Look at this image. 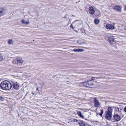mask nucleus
<instances>
[{
    "label": "nucleus",
    "mask_w": 126,
    "mask_h": 126,
    "mask_svg": "<svg viewBox=\"0 0 126 126\" xmlns=\"http://www.w3.org/2000/svg\"><path fill=\"white\" fill-rule=\"evenodd\" d=\"M0 87L1 89L6 90H9L12 88L11 83L7 80L2 82L0 84Z\"/></svg>",
    "instance_id": "nucleus-1"
},
{
    "label": "nucleus",
    "mask_w": 126,
    "mask_h": 126,
    "mask_svg": "<svg viewBox=\"0 0 126 126\" xmlns=\"http://www.w3.org/2000/svg\"><path fill=\"white\" fill-rule=\"evenodd\" d=\"M112 112V108L110 107H109L107 111L106 112L105 114V117L106 119L109 120H110L111 119Z\"/></svg>",
    "instance_id": "nucleus-2"
},
{
    "label": "nucleus",
    "mask_w": 126,
    "mask_h": 126,
    "mask_svg": "<svg viewBox=\"0 0 126 126\" xmlns=\"http://www.w3.org/2000/svg\"><path fill=\"white\" fill-rule=\"evenodd\" d=\"M11 84L13 88L15 90H18L20 88V85L18 82L13 81H11Z\"/></svg>",
    "instance_id": "nucleus-3"
},
{
    "label": "nucleus",
    "mask_w": 126,
    "mask_h": 126,
    "mask_svg": "<svg viewBox=\"0 0 126 126\" xmlns=\"http://www.w3.org/2000/svg\"><path fill=\"white\" fill-rule=\"evenodd\" d=\"M80 24H81L80 21H76L71 24L70 27L73 30L74 29V28L79 29V27Z\"/></svg>",
    "instance_id": "nucleus-4"
},
{
    "label": "nucleus",
    "mask_w": 126,
    "mask_h": 126,
    "mask_svg": "<svg viewBox=\"0 0 126 126\" xmlns=\"http://www.w3.org/2000/svg\"><path fill=\"white\" fill-rule=\"evenodd\" d=\"M70 82H68V81H62L61 82V85L63 86H64L66 88H67L70 85Z\"/></svg>",
    "instance_id": "nucleus-5"
},
{
    "label": "nucleus",
    "mask_w": 126,
    "mask_h": 126,
    "mask_svg": "<svg viewBox=\"0 0 126 126\" xmlns=\"http://www.w3.org/2000/svg\"><path fill=\"white\" fill-rule=\"evenodd\" d=\"M94 105L95 107L98 108L100 107V103L98 100L96 98H94Z\"/></svg>",
    "instance_id": "nucleus-6"
},
{
    "label": "nucleus",
    "mask_w": 126,
    "mask_h": 126,
    "mask_svg": "<svg viewBox=\"0 0 126 126\" xmlns=\"http://www.w3.org/2000/svg\"><path fill=\"white\" fill-rule=\"evenodd\" d=\"M113 119L117 122L120 121L121 119L120 116L118 114H114L113 116Z\"/></svg>",
    "instance_id": "nucleus-7"
},
{
    "label": "nucleus",
    "mask_w": 126,
    "mask_h": 126,
    "mask_svg": "<svg viewBox=\"0 0 126 126\" xmlns=\"http://www.w3.org/2000/svg\"><path fill=\"white\" fill-rule=\"evenodd\" d=\"M88 85H89L88 87L90 88H92L94 87V82L92 80L88 81Z\"/></svg>",
    "instance_id": "nucleus-8"
},
{
    "label": "nucleus",
    "mask_w": 126,
    "mask_h": 126,
    "mask_svg": "<svg viewBox=\"0 0 126 126\" xmlns=\"http://www.w3.org/2000/svg\"><path fill=\"white\" fill-rule=\"evenodd\" d=\"M5 13V11L3 8H0V17L4 15Z\"/></svg>",
    "instance_id": "nucleus-9"
},
{
    "label": "nucleus",
    "mask_w": 126,
    "mask_h": 126,
    "mask_svg": "<svg viewBox=\"0 0 126 126\" xmlns=\"http://www.w3.org/2000/svg\"><path fill=\"white\" fill-rule=\"evenodd\" d=\"M114 26L113 25L109 24L106 25V28L107 29H113L114 28Z\"/></svg>",
    "instance_id": "nucleus-10"
},
{
    "label": "nucleus",
    "mask_w": 126,
    "mask_h": 126,
    "mask_svg": "<svg viewBox=\"0 0 126 126\" xmlns=\"http://www.w3.org/2000/svg\"><path fill=\"white\" fill-rule=\"evenodd\" d=\"M78 123L81 126H88V125L85 124V123L82 121H79Z\"/></svg>",
    "instance_id": "nucleus-11"
},
{
    "label": "nucleus",
    "mask_w": 126,
    "mask_h": 126,
    "mask_svg": "<svg viewBox=\"0 0 126 126\" xmlns=\"http://www.w3.org/2000/svg\"><path fill=\"white\" fill-rule=\"evenodd\" d=\"M89 12L90 14L93 15L95 11L94 8H90L89 9Z\"/></svg>",
    "instance_id": "nucleus-12"
},
{
    "label": "nucleus",
    "mask_w": 126,
    "mask_h": 126,
    "mask_svg": "<svg viewBox=\"0 0 126 126\" xmlns=\"http://www.w3.org/2000/svg\"><path fill=\"white\" fill-rule=\"evenodd\" d=\"M115 110L118 111L120 113H121V112L123 110L121 108H119L117 107L115 108Z\"/></svg>",
    "instance_id": "nucleus-13"
},
{
    "label": "nucleus",
    "mask_w": 126,
    "mask_h": 126,
    "mask_svg": "<svg viewBox=\"0 0 126 126\" xmlns=\"http://www.w3.org/2000/svg\"><path fill=\"white\" fill-rule=\"evenodd\" d=\"M73 51L75 52H82L84 51V50L81 49H74Z\"/></svg>",
    "instance_id": "nucleus-14"
},
{
    "label": "nucleus",
    "mask_w": 126,
    "mask_h": 126,
    "mask_svg": "<svg viewBox=\"0 0 126 126\" xmlns=\"http://www.w3.org/2000/svg\"><path fill=\"white\" fill-rule=\"evenodd\" d=\"M17 62L18 63H22L23 62V61L21 58L17 59Z\"/></svg>",
    "instance_id": "nucleus-15"
},
{
    "label": "nucleus",
    "mask_w": 126,
    "mask_h": 126,
    "mask_svg": "<svg viewBox=\"0 0 126 126\" xmlns=\"http://www.w3.org/2000/svg\"><path fill=\"white\" fill-rule=\"evenodd\" d=\"M88 81H86L83 82V84L84 86L86 87H88L89 85H88Z\"/></svg>",
    "instance_id": "nucleus-16"
},
{
    "label": "nucleus",
    "mask_w": 126,
    "mask_h": 126,
    "mask_svg": "<svg viewBox=\"0 0 126 126\" xmlns=\"http://www.w3.org/2000/svg\"><path fill=\"white\" fill-rule=\"evenodd\" d=\"M14 42L12 39H11L9 40L8 42V43L10 45L12 44Z\"/></svg>",
    "instance_id": "nucleus-17"
},
{
    "label": "nucleus",
    "mask_w": 126,
    "mask_h": 126,
    "mask_svg": "<svg viewBox=\"0 0 126 126\" xmlns=\"http://www.w3.org/2000/svg\"><path fill=\"white\" fill-rule=\"evenodd\" d=\"M78 114L80 117L82 118H83L84 116L82 115L81 114V112L80 111H78Z\"/></svg>",
    "instance_id": "nucleus-18"
},
{
    "label": "nucleus",
    "mask_w": 126,
    "mask_h": 126,
    "mask_svg": "<svg viewBox=\"0 0 126 126\" xmlns=\"http://www.w3.org/2000/svg\"><path fill=\"white\" fill-rule=\"evenodd\" d=\"M21 22L23 24H28L29 23V22L25 21V20L24 19H22L21 21Z\"/></svg>",
    "instance_id": "nucleus-19"
},
{
    "label": "nucleus",
    "mask_w": 126,
    "mask_h": 126,
    "mask_svg": "<svg viewBox=\"0 0 126 126\" xmlns=\"http://www.w3.org/2000/svg\"><path fill=\"white\" fill-rule=\"evenodd\" d=\"M95 23L96 24H98L99 22V20L98 19H96L94 20Z\"/></svg>",
    "instance_id": "nucleus-20"
},
{
    "label": "nucleus",
    "mask_w": 126,
    "mask_h": 126,
    "mask_svg": "<svg viewBox=\"0 0 126 126\" xmlns=\"http://www.w3.org/2000/svg\"><path fill=\"white\" fill-rule=\"evenodd\" d=\"M114 40L113 39L110 40H109V42L110 44H113V42H114Z\"/></svg>",
    "instance_id": "nucleus-21"
},
{
    "label": "nucleus",
    "mask_w": 126,
    "mask_h": 126,
    "mask_svg": "<svg viewBox=\"0 0 126 126\" xmlns=\"http://www.w3.org/2000/svg\"><path fill=\"white\" fill-rule=\"evenodd\" d=\"M114 9L117 10L118 12H120L121 11V8H114Z\"/></svg>",
    "instance_id": "nucleus-22"
},
{
    "label": "nucleus",
    "mask_w": 126,
    "mask_h": 126,
    "mask_svg": "<svg viewBox=\"0 0 126 126\" xmlns=\"http://www.w3.org/2000/svg\"><path fill=\"white\" fill-rule=\"evenodd\" d=\"M4 100V98L3 97L0 96V101H3Z\"/></svg>",
    "instance_id": "nucleus-23"
},
{
    "label": "nucleus",
    "mask_w": 126,
    "mask_h": 126,
    "mask_svg": "<svg viewBox=\"0 0 126 126\" xmlns=\"http://www.w3.org/2000/svg\"><path fill=\"white\" fill-rule=\"evenodd\" d=\"M78 121V120L76 119H74L73 120H72V122H76Z\"/></svg>",
    "instance_id": "nucleus-24"
},
{
    "label": "nucleus",
    "mask_w": 126,
    "mask_h": 126,
    "mask_svg": "<svg viewBox=\"0 0 126 126\" xmlns=\"http://www.w3.org/2000/svg\"><path fill=\"white\" fill-rule=\"evenodd\" d=\"M95 78V77H92L91 78V80H92L93 81H94V79Z\"/></svg>",
    "instance_id": "nucleus-25"
},
{
    "label": "nucleus",
    "mask_w": 126,
    "mask_h": 126,
    "mask_svg": "<svg viewBox=\"0 0 126 126\" xmlns=\"http://www.w3.org/2000/svg\"><path fill=\"white\" fill-rule=\"evenodd\" d=\"M100 111H101V113L103 114V110L102 109H101L100 110Z\"/></svg>",
    "instance_id": "nucleus-26"
},
{
    "label": "nucleus",
    "mask_w": 126,
    "mask_h": 126,
    "mask_svg": "<svg viewBox=\"0 0 126 126\" xmlns=\"http://www.w3.org/2000/svg\"><path fill=\"white\" fill-rule=\"evenodd\" d=\"M114 7H115L114 8H116V7H118V8H120V6H117V5L115 6H114Z\"/></svg>",
    "instance_id": "nucleus-27"
},
{
    "label": "nucleus",
    "mask_w": 126,
    "mask_h": 126,
    "mask_svg": "<svg viewBox=\"0 0 126 126\" xmlns=\"http://www.w3.org/2000/svg\"><path fill=\"white\" fill-rule=\"evenodd\" d=\"M2 57L0 56V61H1L2 59Z\"/></svg>",
    "instance_id": "nucleus-28"
},
{
    "label": "nucleus",
    "mask_w": 126,
    "mask_h": 126,
    "mask_svg": "<svg viewBox=\"0 0 126 126\" xmlns=\"http://www.w3.org/2000/svg\"><path fill=\"white\" fill-rule=\"evenodd\" d=\"M124 111L126 112V107H125L124 108Z\"/></svg>",
    "instance_id": "nucleus-29"
},
{
    "label": "nucleus",
    "mask_w": 126,
    "mask_h": 126,
    "mask_svg": "<svg viewBox=\"0 0 126 126\" xmlns=\"http://www.w3.org/2000/svg\"><path fill=\"white\" fill-rule=\"evenodd\" d=\"M103 114H102V113H99V115L101 116H102V115Z\"/></svg>",
    "instance_id": "nucleus-30"
},
{
    "label": "nucleus",
    "mask_w": 126,
    "mask_h": 126,
    "mask_svg": "<svg viewBox=\"0 0 126 126\" xmlns=\"http://www.w3.org/2000/svg\"><path fill=\"white\" fill-rule=\"evenodd\" d=\"M36 90H38V91H39V90H38V88H37Z\"/></svg>",
    "instance_id": "nucleus-31"
},
{
    "label": "nucleus",
    "mask_w": 126,
    "mask_h": 126,
    "mask_svg": "<svg viewBox=\"0 0 126 126\" xmlns=\"http://www.w3.org/2000/svg\"><path fill=\"white\" fill-rule=\"evenodd\" d=\"M22 112L24 113H26V112L25 111H22Z\"/></svg>",
    "instance_id": "nucleus-32"
},
{
    "label": "nucleus",
    "mask_w": 126,
    "mask_h": 126,
    "mask_svg": "<svg viewBox=\"0 0 126 126\" xmlns=\"http://www.w3.org/2000/svg\"><path fill=\"white\" fill-rule=\"evenodd\" d=\"M89 8H93L92 7H90Z\"/></svg>",
    "instance_id": "nucleus-33"
},
{
    "label": "nucleus",
    "mask_w": 126,
    "mask_h": 126,
    "mask_svg": "<svg viewBox=\"0 0 126 126\" xmlns=\"http://www.w3.org/2000/svg\"><path fill=\"white\" fill-rule=\"evenodd\" d=\"M32 93L33 94V95L34 94L32 92Z\"/></svg>",
    "instance_id": "nucleus-34"
},
{
    "label": "nucleus",
    "mask_w": 126,
    "mask_h": 126,
    "mask_svg": "<svg viewBox=\"0 0 126 126\" xmlns=\"http://www.w3.org/2000/svg\"><path fill=\"white\" fill-rule=\"evenodd\" d=\"M125 10L126 11V8H125Z\"/></svg>",
    "instance_id": "nucleus-35"
},
{
    "label": "nucleus",
    "mask_w": 126,
    "mask_h": 126,
    "mask_svg": "<svg viewBox=\"0 0 126 126\" xmlns=\"http://www.w3.org/2000/svg\"><path fill=\"white\" fill-rule=\"evenodd\" d=\"M82 48H85L84 47H82Z\"/></svg>",
    "instance_id": "nucleus-36"
},
{
    "label": "nucleus",
    "mask_w": 126,
    "mask_h": 126,
    "mask_svg": "<svg viewBox=\"0 0 126 126\" xmlns=\"http://www.w3.org/2000/svg\"><path fill=\"white\" fill-rule=\"evenodd\" d=\"M67 79H68V78H67Z\"/></svg>",
    "instance_id": "nucleus-37"
}]
</instances>
